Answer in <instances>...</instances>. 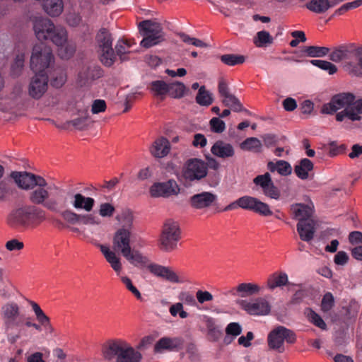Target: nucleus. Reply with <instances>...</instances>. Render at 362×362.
Returning <instances> with one entry per match:
<instances>
[{
	"label": "nucleus",
	"instance_id": "1",
	"mask_svg": "<svg viewBox=\"0 0 362 362\" xmlns=\"http://www.w3.org/2000/svg\"><path fill=\"white\" fill-rule=\"evenodd\" d=\"M131 237V230L128 228H119L113 236L112 246L114 250H110L108 246L105 245H95L100 248L105 259L117 276H120L123 267L121 257L116 254L115 251L119 252L123 257L134 267L143 268L149 262L146 256L140 251L132 248Z\"/></svg>",
	"mask_w": 362,
	"mask_h": 362
},
{
	"label": "nucleus",
	"instance_id": "2",
	"mask_svg": "<svg viewBox=\"0 0 362 362\" xmlns=\"http://www.w3.org/2000/svg\"><path fill=\"white\" fill-rule=\"evenodd\" d=\"M101 351L105 359L112 360L116 357V362H140L142 359L139 351L121 339L107 341L103 344Z\"/></svg>",
	"mask_w": 362,
	"mask_h": 362
},
{
	"label": "nucleus",
	"instance_id": "3",
	"mask_svg": "<svg viewBox=\"0 0 362 362\" xmlns=\"http://www.w3.org/2000/svg\"><path fill=\"white\" fill-rule=\"evenodd\" d=\"M297 341L296 333L282 325L272 329L267 335V344L269 349L282 354L286 349V345L293 344Z\"/></svg>",
	"mask_w": 362,
	"mask_h": 362
},
{
	"label": "nucleus",
	"instance_id": "4",
	"mask_svg": "<svg viewBox=\"0 0 362 362\" xmlns=\"http://www.w3.org/2000/svg\"><path fill=\"white\" fill-rule=\"evenodd\" d=\"M139 31L143 36L140 45L149 48L164 40V33L161 25L155 21L146 20L139 23Z\"/></svg>",
	"mask_w": 362,
	"mask_h": 362
},
{
	"label": "nucleus",
	"instance_id": "5",
	"mask_svg": "<svg viewBox=\"0 0 362 362\" xmlns=\"http://www.w3.org/2000/svg\"><path fill=\"white\" fill-rule=\"evenodd\" d=\"M54 62L52 49L43 43L35 45L30 58V67L35 73L45 74V70Z\"/></svg>",
	"mask_w": 362,
	"mask_h": 362
},
{
	"label": "nucleus",
	"instance_id": "6",
	"mask_svg": "<svg viewBox=\"0 0 362 362\" xmlns=\"http://www.w3.org/2000/svg\"><path fill=\"white\" fill-rule=\"evenodd\" d=\"M180 238V231L178 223L173 220H168L163 226L158 240L159 247L165 252H170L177 247Z\"/></svg>",
	"mask_w": 362,
	"mask_h": 362
},
{
	"label": "nucleus",
	"instance_id": "7",
	"mask_svg": "<svg viewBox=\"0 0 362 362\" xmlns=\"http://www.w3.org/2000/svg\"><path fill=\"white\" fill-rule=\"evenodd\" d=\"M206 175L207 163L199 158L188 159L182 169V176L188 182L199 181Z\"/></svg>",
	"mask_w": 362,
	"mask_h": 362
},
{
	"label": "nucleus",
	"instance_id": "8",
	"mask_svg": "<svg viewBox=\"0 0 362 362\" xmlns=\"http://www.w3.org/2000/svg\"><path fill=\"white\" fill-rule=\"evenodd\" d=\"M235 303L250 315H267L271 311L269 303L264 298H257L252 300L236 299Z\"/></svg>",
	"mask_w": 362,
	"mask_h": 362
},
{
	"label": "nucleus",
	"instance_id": "9",
	"mask_svg": "<svg viewBox=\"0 0 362 362\" xmlns=\"http://www.w3.org/2000/svg\"><path fill=\"white\" fill-rule=\"evenodd\" d=\"M11 177L18 186L23 189L47 185V181L42 177L28 172H13Z\"/></svg>",
	"mask_w": 362,
	"mask_h": 362
},
{
	"label": "nucleus",
	"instance_id": "10",
	"mask_svg": "<svg viewBox=\"0 0 362 362\" xmlns=\"http://www.w3.org/2000/svg\"><path fill=\"white\" fill-rule=\"evenodd\" d=\"M355 100V95L351 93H342L334 95L329 103L325 104L322 108L324 114H333L343 109L345 111Z\"/></svg>",
	"mask_w": 362,
	"mask_h": 362
},
{
	"label": "nucleus",
	"instance_id": "11",
	"mask_svg": "<svg viewBox=\"0 0 362 362\" xmlns=\"http://www.w3.org/2000/svg\"><path fill=\"white\" fill-rule=\"evenodd\" d=\"M30 202L35 204H42L52 211H59V202L57 199L49 198V193L45 187H37L30 194Z\"/></svg>",
	"mask_w": 362,
	"mask_h": 362
},
{
	"label": "nucleus",
	"instance_id": "12",
	"mask_svg": "<svg viewBox=\"0 0 362 362\" xmlns=\"http://www.w3.org/2000/svg\"><path fill=\"white\" fill-rule=\"evenodd\" d=\"M180 191V188L177 182L170 179L166 182H155L151 186L149 193L152 197L167 198L177 195Z\"/></svg>",
	"mask_w": 362,
	"mask_h": 362
},
{
	"label": "nucleus",
	"instance_id": "13",
	"mask_svg": "<svg viewBox=\"0 0 362 362\" xmlns=\"http://www.w3.org/2000/svg\"><path fill=\"white\" fill-rule=\"evenodd\" d=\"M291 217L298 220V222L313 220L312 217L315 213V206L311 199L306 197L305 202L295 203L290 206Z\"/></svg>",
	"mask_w": 362,
	"mask_h": 362
},
{
	"label": "nucleus",
	"instance_id": "14",
	"mask_svg": "<svg viewBox=\"0 0 362 362\" xmlns=\"http://www.w3.org/2000/svg\"><path fill=\"white\" fill-rule=\"evenodd\" d=\"M253 183L260 188L263 194L270 199L278 200L281 197V191L274 184L272 176L269 173L256 176Z\"/></svg>",
	"mask_w": 362,
	"mask_h": 362
},
{
	"label": "nucleus",
	"instance_id": "15",
	"mask_svg": "<svg viewBox=\"0 0 362 362\" xmlns=\"http://www.w3.org/2000/svg\"><path fill=\"white\" fill-rule=\"evenodd\" d=\"M238 202L240 203V207L243 209L251 210L264 216L273 214L269 206L256 197L247 195L243 196L238 199Z\"/></svg>",
	"mask_w": 362,
	"mask_h": 362
},
{
	"label": "nucleus",
	"instance_id": "16",
	"mask_svg": "<svg viewBox=\"0 0 362 362\" xmlns=\"http://www.w3.org/2000/svg\"><path fill=\"white\" fill-rule=\"evenodd\" d=\"M47 88V75L46 74L35 73L28 86V95L33 99H40L45 93Z\"/></svg>",
	"mask_w": 362,
	"mask_h": 362
},
{
	"label": "nucleus",
	"instance_id": "17",
	"mask_svg": "<svg viewBox=\"0 0 362 362\" xmlns=\"http://www.w3.org/2000/svg\"><path fill=\"white\" fill-rule=\"evenodd\" d=\"M261 287L255 283H241L225 293V295H230L236 299H244L247 297L257 295L261 291Z\"/></svg>",
	"mask_w": 362,
	"mask_h": 362
},
{
	"label": "nucleus",
	"instance_id": "18",
	"mask_svg": "<svg viewBox=\"0 0 362 362\" xmlns=\"http://www.w3.org/2000/svg\"><path fill=\"white\" fill-rule=\"evenodd\" d=\"M103 76V70L95 64L83 65L78 74V81L81 86L91 83Z\"/></svg>",
	"mask_w": 362,
	"mask_h": 362
},
{
	"label": "nucleus",
	"instance_id": "19",
	"mask_svg": "<svg viewBox=\"0 0 362 362\" xmlns=\"http://www.w3.org/2000/svg\"><path fill=\"white\" fill-rule=\"evenodd\" d=\"M362 98L356 99L352 102L345 111L339 112L336 115V119L338 122H343L346 119L352 122L360 121L362 119Z\"/></svg>",
	"mask_w": 362,
	"mask_h": 362
},
{
	"label": "nucleus",
	"instance_id": "20",
	"mask_svg": "<svg viewBox=\"0 0 362 362\" xmlns=\"http://www.w3.org/2000/svg\"><path fill=\"white\" fill-rule=\"evenodd\" d=\"M54 23L48 18H35L33 29L37 38L40 40L48 39L52 31L54 29Z\"/></svg>",
	"mask_w": 362,
	"mask_h": 362
},
{
	"label": "nucleus",
	"instance_id": "21",
	"mask_svg": "<svg viewBox=\"0 0 362 362\" xmlns=\"http://www.w3.org/2000/svg\"><path fill=\"white\" fill-rule=\"evenodd\" d=\"M216 200V194L209 192H203L192 196L189 204L194 209H203L211 206Z\"/></svg>",
	"mask_w": 362,
	"mask_h": 362
},
{
	"label": "nucleus",
	"instance_id": "22",
	"mask_svg": "<svg viewBox=\"0 0 362 362\" xmlns=\"http://www.w3.org/2000/svg\"><path fill=\"white\" fill-rule=\"evenodd\" d=\"M144 267H147L148 271L154 276L163 278L173 283L180 282L176 273H175L168 267L154 263L148 264V262Z\"/></svg>",
	"mask_w": 362,
	"mask_h": 362
},
{
	"label": "nucleus",
	"instance_id": "23",
	"mask_svg": "<svg viewBox=\"0 0 362 362\" xmlns=\"http://www.w3.org/2000/svg\"><path fill=\"white\" fill-rule=\"evenodd\" d=\"M8 223L13 228L28 227L27 206L13 210L8 215Z\"/></svg>",
	"mask_w": 362,
	"mask_h": 362
},
{
	"label": "nucleus",
	"instance_id": "24",
	"mask_svg": "<svg viewBox=\"0 0 362 362\" xmlns=\"http://www.w3.org/2000/svg\"><path fill=\"white\" fill-rule=\"evenodd\" d=\"M296 228L303 241L310 242L313 239L315 233V222L313 219L298 222Z\"/></svg>",
	"mask_w": 362,
	"mask_h": 362
},
{
	"label": "nucleus",
	"instance_id": "25",
	"mask_svg": "<svg viewBox=\"0 0 362 362\" xmlns=\"http://www.w3.org/2000/svg\"><path fill=\"white\" fill-rule=\"evenodd\" d=\"M28 227H36L46 220V212L35 206H27Z\"/></svg>",
	"mask_w": 362,
	"mask_h": 362
},
{
	"label": "nucleus",
	"instance_id": "26",
	"mask_svg": "<svg viewBox=\"0 0 362 362\" xmlns=\"http://www.w3.org/2000/svg\"><path fill=\"white\" fill-rule=\"evenodd\" d=\"M213 155L221 158H231L235 155L233 146L227 142L218 140L214 143L211 148Z\"/></svg>",
	"mask_w": 362,
	"mask_h": 362
},
{
	"label": "nucleus",
	"instance_id": "27",
	"mask_svg": "<svg viewBox=\"0 0 362 362\" xmlns=\"http://www.w3.org/2000/svg\"><path fill=\"white\" fill-rule=\"evenodd\" d=\"M344 1V0H311L306 4V7L314 13H323L330 8Z\"/></svg>",
	"mask_w": 362,
	"mask_h": 362
},
{
	"label": "nucleus",
	"instance_id": "28",
	"mask_svg": "<svg viewBox=\"0 0 362 362\" xmlns=\"http://www.w3.org/2000/svg\"><path fill=\"white\" fill-rule=\"evenodd\" d=\"M170 150V145L168 140L164 137L158 138L150 147L151 155L156 158H163L166 156Z\"/></svg>",
	"mask_w": 362,
	"mask_h": 362
},
{
	"label": "nucleus",
	"instance_id": "29",
	"mask_svg": "<svg viewBox=\"0 0 362 362\" xmlns=\"http://www.w3.org/2000/svg\"><path fill=\"white\" fill-rule=\"evenodd\" d=\"M95 199L92 197H85L81 193H76L73 197L71 204L77 210H83L90 212L95 205Z\"/></svg>",
	"mask_w": 362,
	"mask_h": 362
},
{
	"label": "nucleus",
	"instance_id": "30",
	"mask_svg": "<svg viewBox=\"0 0 362 362\" xmlns=\"http://www.w3.org/2000/svg\"><path fill=\"white\" fill-rule=\"evenodd\" d=\"M182 341L179 338L163 337L154 345L156 353H162L164 351H172L180 347Z\"/></svg>",
	"mask_w": 362,
	"mask_h": 362
},
{
	"label": "nucleus",
	"instance_id": "31",
	"mask_svg": "<svg viewBox=\"0 0 362 362\" xmlns=\"http://www.w3.org/2000/svg\"><path fill=\"white\" fill-rule=\"evenodd\" d=\"M30 304L39 323L47 329V333L52 334L54 332V329L50 323L49 317L45 315L37 303L34 301H30Z\"/></svg>",
	"mask_w": 362,
	"mask_h": 362
},
{
	"label": "nucleus",
	"instance_id": "32",
	"mask_svg": "<svg viewBox=\"0 0 362 362\" xmlns=\"http://www.w3.org/2000/svg\"><path fill=\"white\" fill-rule=\"evenodd\" d=\"M288 284V277L286 272H275L270 275L267 279V285L269 289L274 290L277 287H282Z\"/></svg>",
	"mask_w": 362,
	"mask_h": 362
},
{
	"label": "nucleus",
	"instance_id": "33",
	"mask_svg": "<svg viewBox=\"0 0 362 362\" xmlns=\"http://www.w3.org/2000/svg\"><path fill=\"white\" fill-rule=\"evenodd\" d=\"M45 11L52 17L59 16L64 10L62 0H45L43 4Z\"/></svg>",
	"mask_w": 362,
	"mask_h": 362
},
{
	"label": "nucleus",
	"instance_id": "34",
	"mask_svg": "<svg viewBox=\"0 0 362 362\" xmlns=\"http://www.w3.org/2000/svg\"><path fill=\"white\" fill-rule=\"evenodd\" d=\"M267 168L271 172L276 171L282 176L289 175L292 173V168L290 163L283 160H279L276 162L269 161L267 163Z\"/></svg>",
	"mask_w": 362,
	"mask_h": 362
},
{
	"label": "nucleus",
	"instance_id": "35",
	"mask_svg": "<svg viewBox=\"0 0 362 362\" xmlns=\"http://www.w3.org/2000/svg\"><path fill=\"white\" fill-rule=\"evenodd\" d=\"M313 169V163L308 158H303L299 163L295 166L294 171L298 177L301 180H307L309 177V173Z\"/></svg>",
	"mask_w": 362,
	"mask_h": 362
},
{
	"label": "nucleus",
	"instance_id": "36",
	"mask_svg": "<svg viewBox=\"0 0 362 362\" xmlns=\"http://www.w3.org/2000/svg\"><path fill=\"white\" fill-rule=\"evenodd\" d=\"M67 38V31L65 28L61 25L54 26V30L52 31V34L48 37L57 46L66 43Z\"/></svg>",
	"mask_w": 362,
	"mask_h": 362
},
{
	"label": "nucleus",
	"instance_id": "37",
	"mask_svg": "<svg viewBox=\"0 0 362 362\" xmlns=\"http://www.w3.org/2000/svg\"><path fill=\"white\" fill-rule=\"evenodd\" d=\"M1 310L6 322L14 320L20 314L19 306L16 303H8L2 306Z\"/></svg>",
	"mask_w": 362,
	"mask_h": 362
},
{
	"label": "nucleus",
	"instance_id": "38",
	"mask_svg": "<svg viewBox=\"0 0 362 362\" xmlns=\"http://www.w3.org/2000/svg\"><path fill=\"white\" fill-rule=\"evenodd\" d=\"M98 50L112 47V39L110 33L105 28L99 30L96 35Z\"/></svg>",
	"mask_w": 362,
	"mask_h": 362
},
{
	"label": "nucleus",
	"instance_id": "39",
	"mask_svg": "<svg viewBox=\"0 0 362 362\" xmlns=\"http://www.w3.org/2000/svg\"><path fill=\"white\" fill-rule=\"evenodd\" d=\"M242 332V327L238 322H230L226 328V336L224 338V343L229 344L233 339L240 335Z\"/></svg>",
	"mask_w": 362,
	"mask_h": 362
},
{
	"label": "nucleus",
	"instance_id": "40",
	"mask_svg": "<svg viewBox=\"0 0 362 362\" xmlns=\"http://www.w3.org/2000/svg\"><path fill=\"white\" fill-rule=\"evenodd\" d=\"M303 52L308 57H323L329 54V49L327 47L308 46Z\"/></svg>",
	"mask_w": 362,
	"mask_h": 362
},
{
	"label": "nucleus",
	"instance_id": "41",
	"mask_svg": "<svg viewBox=\"0 0 362 362\" xmlns=\"http://www.w3.org/2000/svg\"><path fill=\"white\" fill-rule=\"evenodd\" d=\"M58 55L63 59H69L72 57L76 52V44L66 41V43L59 45Z\"/></svg>",
	"mask_w": 362,
	"mask_h": 362
},
{
	"label": "nucleus",
	"instance_id": "42",
	"mask_svg": "<svg viewBox=\"0 0 362 362\" xmlns=\"http://www.w3.org/2000/svg\"><path fill=\"white\" fill-rule=\"evenodd\" d=\"M350 55V50L345 46H340L335 48L330 52L329 59L334 62L339 63L343 60L347 59Z\"/></svg>",
	"mask_w": 362,
	"mask_h": 362
},
{
	"label": "nucleus",
	"instance_id": "43",
	"mask_svg": "<svg viewBox=\"0 0 362 362\" xmlns=\"http://www.w3.org/2000/svg\"><path fill=\"white\" fill-rule=\"evenodd\" d=\"M262 139L267 147L276 146L286 144V138L284 136L267 134L262 136Z\"/></svg>",
	"mask_w": 362,
	"mask_h": 362
},
{
	"label": "nucleus",
	"instance_id": "44",
	"mask_svg": "<svg viewBox=\"0 0 362 362\" xmlns=\"http://www.w3.org/2000/svg\"><path fill=\"white\" fill-rule=\"evenodd\" d=\"M101 62L106 66H111L115 61V54L112 47L98 50Z\"/></svg>",
	"mask_w": 362,
	"mask_h": 362
},
{
	"label": "nucleus",
	"instance_id": "45",
	"mask_svg": "<svg viewBox=\"0 0 362 362\" xmlns=\"http://www.w3.org/2000/svg\"><path fill=\"white\" fill-rule=\"evenodd\" d=\"M305 315L308 317L309 322L313 323L316 327L325 330L327 328L326 323L322 319V317L313 311L312 309L308 308L305 310Z\"/></svg>",
	"mask_w": 362,
	"mask_h": 362
},
{
	"label": "nucleus",
	"instance_id": "46",
	"mask_svg": "<svg viewBox=\"0 0 362 362\" xmlns=\"http://www.w3.org/2000/svg\"><path fill=\"white\" fill-rule=\"evenodd\" d=\"M222 102L225 106L229 107L235 112H240L243 110L240 100L233 94L230 93L223 97Z\"/></svg>",
	"mask_w": 362,
	"mask_h": 362
},
{
	"label": "nucleus",
	"instance_id": "47",
	"mask_svg": "<svg viewBox=\"0 0 362 362\" xmlns=\"http://www.w3.org/2000/svg\"><path fill=\"white\" fill-rule=\"evenodd\" d=\"M185 89V86L181 82L171 83L168 84V93L174 98H180L184 95Z\"/></svg>",
	"mask_w": 362,
	"mask_h": 362
},
{
	"label": "nucleus",
	"instance_id": "48",
	"mask_svg": "<svg viewBox=\"0 0 362 362\" xmlns=\"http://www.w3.org/2000/svg\"><path fill=\"white\" fill-rule=\"evenodd\" d=\"M196 101L198 104L204 106H209L212 103L211 94L205 89L204 86L199 88Z\"/></svg>",
	"mask_w": 362,
	"mask_h": 362
},
{
	"label": "nucleus",
	"instance_id": "49",
	"mask_svg": "<svg viewBox=\"0 0 362 362\" xmlns=\"http://www.w3.org/2000/svg\"><path fill=\"white\" fill-rule=\"evenodd\" d=\"M262 146L261 141L256 137L247 138L241 144L242 149L252 151H259Z\"/></svg>",
	"mask_w": 362,
	"mask_h": 362
},
{
	"label": "nucleus",
	"instance_id": "50",
	"mask_svg": "<svg viewBox=\"0 0 362 362\" xmlns=\"http://www.w3.org/2000/svg\"><path fill=\"white\" fill-rule=\"evenodd\" d=\"M203 322L208 329L209 334L213 337L215 340L217 339L221 332L216 327L215 320L211 317L204 315Z\"/></svg>",
	"mask_w": 362,
	"mask_h": 362
},
{
	"label": "nucleus",
	"instance_id": "51",
	"mask_svg": "<svg viewBox=\"0 0 362 362\" xmlns=\"http://www.w3.org/2000/svg\"><path fill=\"white\" fill-rule=\"evenodd\" d=\"M310 63L319 69L326 71L329 74L332 75L337 71V67L332 63L325 60L313 59Z\"/></svg>",
	"mask_w": 362,
	"mask_h": 362
},
{
	"label": "nucleus",
	"instance_id": "52",
	"mask_svg": "<svg viewBox=\"0 0 362 362\" xmlns=\"http://www.w3.org/2000/svg\"><path fill=\"white\" fill-rule=\"evenodd\" d=\"M117 220L122 225L121 228H128L131 230L133 225L134 216L129 210L123 211L120 215L117 216Z\"/></svg>",
	"mask_w": 362,
	"mask_h": 362
},
{
	"label": "nucleus",
	"instance_id": "53",
	"mask_svg": "<svg viewBox=\"0 0 362 362\" xmlns=\"http://www.w3.org/2000/svg\"><path fill=\"white\" fill-rule=\"evenodd\" d=\"M221 60L228 66H235L243 64L245 61V58L243 55L228 54L222 55L221 57Z\"/></svg>",
	"mask_w": 362,
	"mask_h": 362
},
{
	"label": "nucleus",
	"instance_id": "54",
	"mask_svg": "<svg viewBox=\"0 0 362 362\" xmlns=\"http://www.w3.org/2000/svg\"><path fill=\"white\" fill-rule=\"evenodd\" d=\"M61 216L70 225L81 223V214H77L71 210L67 209L62 211Z\"/></svg>",
	"mask_w": 362,
	"mask_h": 362
},
{
	"label": "nucleus",
	"instance_id": "55",
	"mask_svg": "<svg viewBox=\"0 0 362 362\" xmlns=\"http://www.w3.org/2000/svg\"><path fill=\"white\" fill-rule=\"evenodd\" d=\"M273 41V38L267 31H259L255 37L254 42L257 47H262L265 44H270Z\"/></svg>",
	"mask_w": 362,
	"mask_h": 362
},
{
	"label": "nucleus",
	"instance_id": "56",
	"mask_svg": "<svg viewBox=\"0 0 362 362\" xmlns=\"http://www.w3.org/2000/svg\"><path fill=\"white\" fill-rule=\"evenodd\" d=\"M120 280L125 286L126 288L129 290L137 299L141 300L142 296L138 288L134 286L132 280L127 276H120Z\"/></svg>",
	"mask_w": 362,
	"mask_h": 362
},
{
	"label": "nucleus",
	"instance_id": "57",
	"mask_svg": "<svg viewBox=\"0 0 362 362\" xmlns=\"http://www.w3.org/2000/svg\"><path fill=\"white\" fill-rule=\"evenodd\" d=\"M168 84L163 81H155L151 83V91L156 95H162L168 93Z\"/></svg>",
	"mask_w": 362,
	"mask_h": 362
},
{
	"label": "nucleus",
	"instance_id": "58",
	"mask_svg": "<svg viewBox=\"0 0 362 362\" xmlns=\"http://www.w3.org/2000/svg\"><path fill=\"white\" fill-rule=\"evenodd\" d=\"M211 130L214 133H222L226 129L225 122L220 117H213L209 121Z\"/></svg>",
	"mask_w": 362,
	"mask_h": 362
},
{
	"label": "nucleus",
	"instance_id": "59",
	"mask_svg": "<svg viewBox=\"0 0 362 362\" xmlns=\"http://www.w3.org/2000/svg\"><path fill=\"white\" fill-rule=\"evenodd\" d=\"M179 36L181 38V40L187 44L192 45L197 47H207V44L201 40L195 38V37H191L190 36H189L188 35H187L185 33H179Z\"/></svg>",
	"mask_w": 362,
	"mask_h": 362
},
{
	"label": "nucleus",
	"instance_id": "60",
	"mask_svg": "<svg viewBox=\"0 0 362 362\" xmlns=\"http://www.w3.org/2000/svg\"><path fill=\"white\" fill-rule=\"evenodd\" d=\"M81 223L83 225L98 226L101 223V220L93 214H81Z\"/></svg>",
	"mask_w": 362,
	"mask_h": 362
},
{
	"label": "nucleus",
	"instance_id": "61",
	"mask_svg": "<svg viewBox=\"0 0 362 362\" xmlns=\"http://www.w3.org/2000/svg\"><path fill=\"white\" fill-rule=\"evenodd\" d=\"M362 5V0H355L351 2L346 3L340 6L335 11L336 15H342L349 10L356 8Z\"/></svg>",
	"mask_w": 362,
	"mask_h": 362
},
{
	"label": "nucleus",
	"instance_id": "62",
	"mask_svg": "<svg viewBox=\"0 0 362 362\" xmlns=\"http://www.w3.org/2000/svg\"><path fill=\"white\" fill-rule=\"evenodd\" d=\"M55 74L56 75L51 80V84L54 87L60 88L66 81V74L63 70H59Z\"/></svg>",
	"mask_w": 362,
	"mask_h": 362
},
{
	"label": "nucleus",
	"instance_id": "63",
	"mask_svg": "<svg viewBox=\"0 0 362 362\" xmlns=\"http://www.w3.org/2000/svg\"><path fill=\"white\" fill-rule=\"evenodd\" d=\"M115 209L110 203H102L99 206V215L102 217H111L115 213Z\"/></svg>",
	"mask_w": 362,
	"mask_h": 362
},
{
	"label": "nucleus",
	"instance_id": "64",
	"mask_svg": "<svg viewBox=\"0 0 362 362\" xmlns=\"http://www.w3.org/2000/svg\"><path fill=\"white\" fill-rule=\"evenodd\" d=\"M131 45L124 40H119L117 42L115 49L118 56H119L122 60H124V58L123 56L129 52V49L130 48Z\"/></svg>",
	"mask_w": 362,
	"mask_h": 362
}]
</instances>
